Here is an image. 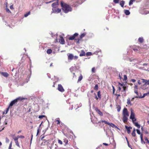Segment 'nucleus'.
<instances>
[{"label": "nucleus", "instance_id": "f257e3e1", "mask_svg": "<svg viewBox=\"0 0 149 149\" xmlns=\"http://www.w3.org/2000/svg\"><path fill=\"white\" fill-rule=\"evenodd\" d=\"M61 5L62 7V10L65 13H67L72 10V8L69 5L64 3L63 1H61Z\"/></svg>", "mask_w": 149, "mask_h": 149}, {"label": "nucleus", "instance_id": "f03ea898", "mask_svg": "<svg viewBox=\"0 0 149 149\" xmlns=\"http://www.w3.org/2000/svg\"><path fill=\"white\" fill-rule=\"evenodd\" d=\"M25 98L21 97H19L15 99L12 100L11 102L9 104V106L11 108L12 106L14 105H15L17 104V103L19 101H22L25 100Z\"/></svg>", "mask_w": 149, "mask_h": 149}, {"label": "nucleus", "instance_id": "7ed1b4c3", "mask_svg": "<svg viewBox=\"0 0 149 149\" xmlns=\"http://www.w3.org/2000/svg\"><path fill=\"white\" fill-rule=\"evenodd\" d=\"M123 116H128L129 114L127 109L125 108L123 110Z\"/></svg>", "mask_w": 149, "mask_h": 149}, {"label": "nucleus", "instance_id": "20e7f679", "mask_svg": "<svg viewBox=\"0 0 149 149\" xmlns=\"http://www.w3.org/2000/svg\"><path fill=\"white\" fill-rule=\"evenodd\" d=\"M61 11V9L59 8H57V9H56V8H52V13H60Z\"/></svg>", "mask_w": 149, "mask_h": 149}, {"label": "nucleus", "instance_id": "39448f33", "mask_svg": "<svg viewBox=\"0 0 149 149\" xmlns=\"http://www.w3.org/2000/svg\"><path fill=\"white\" fill-rule=\"evenodd\" d=\"M78 34L77 33H75L73 35L70 36L69 37V39L70 40H73L77 36Z\"/></svg>", "mask_w": 149, "mask_h": 149}, {"label": "nucleus", "instance_id": "423d86ee", "mask_svg": "<svg viewBox=\"0 0 149 149\" xmlns=\"http://www.w3.org/2000/svg\"><path fill=\"white\" fill-rule=\"evenodd\" d=\"M58 89L59 91L62 92H63L65 91V90L62 86L60 84H59L58 85Z\"/></svg>", "mask_w": 149, "mask_h": 149}, {"label": "nucleus", "instance_id": "0eeeda50", "mask_svg": "<svg viewBox=\"0 0 149 149\" xmlns=\"http://www.w3.org/2000/svg\"><path fill=\"white\" fill-rule=\"evenodd\" d=\"M60 38L59 39V42L61 44H64L65 43V40L63 37L61 36H59Z\"/></svg>", "mask_w": 149, "mask_h": 149}, {"label": "nucleus", "instance_id": "6e6552de", "mask_svg": "<svg viewBox=\"0 0 149 149\" xmlns=\"http://www.w3.org/2000/svg\"><path fill=\"white\" fill-rule=\"evenodd\" d=\"M97 113L100 116H103V114L102 112H101L100 110L97 108H96L95 109Z\"/></svg>", "mask_w": 149, "mask_h": 149}, {"label": "nucleus", "instance_id": "1a4fd4ad", "mask_svg": "<svg viewBox=\"0 0 149 149\" xmlns=\"http://www.w3.org/2000/svg\"><path fill=\"white\" fill-rule=\"evenodd\" d=\"M135 117L134 113L133 112V111L132 109L131 110V114L130 117V119H132Z\"/></svg>", "mask_w": 149, "mask_h": 149}, {"label": "nucleus", "instance_id": "9d476101", "mask_svg": "<svg viewBox=\"0 0 149 149\" xmlns=\"http://www.w3.org/2000/svg\"><path fill=\"white\" fill-rule=\"evenodd\" d=\"M68 54V59L69 60H72L74 58V56L73 54Z\"/></svg>", "mask_w": 149, "mask_h": 149}, {"label": "nucleus", "instance_id": "9b49d317", "mask_svg": "<svg viewBox=\"0 0 149 149\" xmlns=\"http://www.w3.org/2000/svg\"><path fill=\"white\" fill-rule=\"evenodd\" d=\"M136 131L137 132V133L138 134H140V138H141V141H142L143 140V138L142 134L141 133L140 130L138 129L136 130Z\"/></svg>", "mask_w": 149, "mask_h": 149}, {"label": "nucleus", "instance_id": "f8f14e48", "mask_svg": "<svg viewBox=\"0 0 149 149\" xmlns=\"http://www.w3.org/2000/svg\"><path fill=\"white\" fill-rule=\"evenodd\" d=\"M58 5V2H56L53 3L52 4V6L53 7V8H56V7Z\"/></svg>", "mask_w": 149, "mask_h": 149}, {"label": "nucleus", "instance_id": "ddd939ff", "mask_svg": "<svg viewBox=\"0 0 149 149\" xmlns=\"http://www.w3.org/2000/svg\"><path fill=\"white\" fill-rule=\"evenodd\" d=\"M92 95H90V96L89 95H88V102L89 104V105H90L91 104V100H92Z\"/></svg>", "mask_w": 149, "mask_h": 149}, {"label": "nucleus", "instance_id": "4468645a", "mask_svg": "<svg viewBox=\"0 0 149 149\" xmlns=\"http://www.w3.org/2000/svg\"><path fill=\"white\" fill-rule=\"evenodd\" d=\"M128 116H123V122L125 123L128 120Z\"/></svg>", "mask_w": 149, "mask_h": 149}, {"label": "nucleus", "instance_id": "2eb2a0df", "mask_svg": "<svg viewBox=\"0 0 149 149\" xmlns=\"http://www.w3.org/2000/svg\"><path fill=\"white\" fill-rule=\"evenodd\" d=\"M125 128L126 129V130L127 131V133L128 134H130V129L132 128V127H128L127 125H125Z\"/></svg>", "mask_w": 149, "mask_h": 149}, {"label": "nucleus", "instance_id": "dca6fc26", "mask_svg": "<svg viewBox=\"0 0 149 149\" xmlns=\"http://www.w3.org/2000/svg\"><path fill=\"white\" fill-rule=\"evenodd\" d=\"M116 109H117V111L119 112L120 111L121 109L120 106L118 104H116Z\"/></svg>", "mask_w": 149, "mask_h": 149}, {"label": "nucleus", "instance_id": "f3484780", "mask_svg": "<svg viewBox=\"0 0 149 149\" xmlns=\"http://www.w3.org/2000/svg\"><path fill=\"white\" fill-rule=\"evenodd\" d=\"M124 12L125 14L126 15H129L130 14V12L129 11L127 10H124Z\"/></svg>", "mask_w": 149, "mask_h": 149}, {"label": "nucleus", "instance_id": "a211bd4d", "mask_svg": "<svg viewBox=\"0 0 149 149\" xmlns=\"http://www.w3.org/2000/svg\"><path fill=\"white\" fill-rule=\"evenodd\" d=\"M1 74L6 77H7L8 76V74L6 72H2L1 73Z\"/></svg>", "mask_w": 149, "mask_h": 149}, {"label": "nucleus", "instance_id": "6ab92c4d", "mask_svg": "<svg viewBox=\"0 0 149 149\" xmlns=\"http://www.w3.org/2000/svg\"><path fill=\"white\" fill-rule=\"evenodd\" d=\"M108 125L110 126L111 127L113 128H117V127L115 125L113 124V123H109L108 124Z\"/></svg>", "mask_w": 149, "mask_h": 149}, {"label": "nucleus", "instance_id": "aec40b11", "mask_svg": "<svg viewBox=\"0 0 149 149\" xmlns=\"http://www.w3.org/2000/svg\"><path fill=\"white\" fill-rule=\"evenodd\" d=\"M148 95V93H144V94H143V95L141 96H135V98H143L146 95Z\"/></svg>", "mask_w": 149, "mask_h": 149}, {"label": "nucleus", "instance_id": "412c9836", "mask_svg": "<svg viewBox=\"0 0 149 149\" xmlns=\"http://www.w3.org/2000/svg\"><path fill=\"white\" fill-rule=\"evenodd\" d=\"M56 144H52L50 147V149H56Z\"/></svg>", "mask_w": 149, "mask_h": 149}, {"label": "nucleus", "instance_id": "4be33fe9", "mask_svg": "<svg viewBox=\"0 0 149 149\" xmlns=\"http://www.w3.org/2000/svg\"><path fill=\"white\" fill-rule=\"evenodd\" d=\"M134 124L135 126L137 127L138 128H139L140 127V125L138 123L135 122L134 123Z\"/></svg>", "mask_w": 149, "mask_h": 149}, {"label": "nucleus", "instance_id": "5701e85b", "mask_svg": "<svg viewBox=\"0 0 149 149\" xmlns=\"http://www.w3.org/2000/svg\"><path fill=\"white\" fill-rule=\"evenodd\" d=\"M85 55V53L84 50H81V52L79 56H82Z\"/></svg>", "mask_w": 149, "mask_h": 149}, {"label": "nucleus", "instance_id": "b1692460", "mask_svg": "<svg viewBox=\"0 0 149 149\" xmlns=\"http://www.w3.org/2000/svg\"><path fill=\"white\" fill-rule=\"evenodd\" d=\"M125 2L123 1H121L120 3V5L121 6L123 7L124 5V4Z\"/></svg>", "mask_w": 149, "mask_h": 149}, {"label": "nucleus", "instance_id": "393cba45", "mask_svg": "<svg viewBox=\"0 0 149 149\" xmlns=\"http://www.w3.org/2000/svg\"><path fill=\"white\" fill-rule=\"evenodd\" d=\"M52 52V50L51 49H48L47 50V54H51Z\"/></svg>", "mask_w": 149, "mask_h": 149}, {"label": "nucleus", "instance_id": "a878e982", "mask_svg": "<svg viewBox=\"0 0 149 149\" xmlns=\"http://www.w3.org/2000/svg\"><path fill=\"white\" fill-rule=\"evenodd\" d=\"M127 103L128 105H130V106L132 105V104L131 103L130 101V98H128L127 99Z\"/></svg>", "mask_w": 149, "mask_h": 149}, {"label": "nucleus", "instance_id": "bb28decb", "mask_svg": "<svg viewBox=\"0 0 149 149\" xmlns=\"http://www.w3.org/2000/svg\"><path fill=\"white\" fill-rule=\"evenodd\" d=\"M138 41L140 43H142L143 41V39L142 37H140L138 39Z\"/></svg>", "mask_w": 149, "mask_h": 149}, {"label": "nucleus", "instance_id": "cd10ccee", "mask_svg": "<svg viewBox=\"0 0 149 149\" xmlns=\"http://www.w3.org/2000/svg\"><path fill=\"white\" fill-rule=\"evenodd\" d=\"M68 141L66 139H64V142L65 143V146H67L68 144Z\"/></svg>", "mask_w": 149, "mask_h": 149}, {"label": "nucleus", "instance_id": "c85d7f7f", "mask_svg": "<svg viewBox=\"0 0 149 149\" xmlns=\"http://www.w3.org/2000/svg\"><path fill=\"white\" fill-rule=\"evenodd\" d=\"M86 35V34L84 33H83L81 34L80 36V39H81L83 38Z\"/></svg>", "mask_w": 149, "mask_h": 149}, {"label": "nucleus", "instance_id": "c756f323", "mask_svg": "<svg viewBox=\"0 0 149 149\" xmlns=\"http://www.w3.org/2000/svg\"><path fill=\"white\" fill-rule=\"evenodd\" d=\"M83 77L81 75L79 77L78 80V82L79 81H81Z\"/></svg>", "mask_w": 149, "mask_h": 149}, {"label": "nucleus", "instance_id": "7c9ffc66", "mask_svg": "<svg viewBox=\"0 0 149 149\" xmlns=\"http://www.w3.org/2000/svg\"><path fill=\"white\" fill-rule=\"evenodd\" d=\"M30 14V11H29L28 13H27L24 14V16L25 17H26L29 15Z\"/></svg>", "mask_w": 149, "mask_h": 149}, {"label": "nucleus", "instance_id": "2f4dec72", "mask_svg": "<svg viewBox=\"0 0 149 149\" xmlns=\"http://www.w3.org/2000/svg\"><path fill=\"white\" fill-rule=\"evenodd\" d=\"M41 124L40 125H39V127H38V130H37V134L36 136H37V135H38V134L39 133V132H40V126H41Z\"/></svg>", "mask_w": 149, "mask_h": 149}, {"label": "nucleus", "instance_id": "473e14b6", "mask_svg": "<svg viewBox=\"0 0 149 149\" xmlns=\"http://www.w3.org/2000/svg\"><path fill=\"white\" fill-rule=\"evenodd\" d=\"M81 2H80V1H79L78 2V4H81ZM79 4H74L73 5V6H74V7H76V6H78Z\"/></svg>", "mask_w": 149, "mask_h": 149}, {"label": "nucleus", "instance_id": "72a5a7b5", "mask_svg": "<svg viewBox=\"0 0 149 149\" xmlns=\"http://www.w3.org/2000/svg\"><path fill=\"white\" fill-rule=\"evenodd\" d=\"M97 96L99 98H101V95L100 94V91L97 92Z\"/></svg>", "mask_w": 149, "mask_h": 149}, {"label": "nucleus", "instance_id": "f704fd0d", "mask_svg": "<svg viewBox=\"0 0 149 149\" xmlns=\"http://www.w3.org/2000/svg\"><path fill=\"white\" fill-rule=\"evenodd\" d=\"M123 90L122 91V92H124L125 94L126 93V87H124V86H123Z\"/></svg>", "mask_w": 149, "mask_h": 149}, {"label": "nucleus", "instance_id": "c9c22d12", "mask_svg": "<svg viewBox=\"0 0 149 149\" xmlns=\"http://www.w3.org/2000/svg\"><path fill=\"white\" fill-rule=\"evenodd\" d=\"M137 90L138 89H134V92L137 95L139 96V93L137 92Z\"/></svg>", "mask_w": 149, "mask_h": 149}, {"label": "nucleus", "instance_id": "e433bc0d", "mask_svg": "<svg viewBox=\"0 0 149 149\" xmlns=\"http://www.w3.org/2000/svg\"><path fill=\"white\" fill-rule=\"evenodd\" d=\"M127 79V77L126 75H124V81H126Z\"/></svg>", "mask_w": 149, "mask_h": 149}, {"label": "nucleus", "instance_id": "4c0bfd02", "mask_svg": "<svg viewBox=\"0 0 149 149\" xmlns=\"http://www.w3.org/2000/svg\"><path fill=\"white\" fill-rule=\"evenodd\" d=\"M101 122L103 123L104 122L105 124H107L108 125V124L109 123V122L105 121V120H102L101 121Z\"/></svg>", "mask_w": 149, "mask_h": 149}, {"label": "nucleus", "instance_id": "58836bf2", "mask_svg": "<svg viewBox=\"0 0 149 149\" xmlns=\"http://www.w3.org/2000/svg\"><path fill=\"white\" fill-rule=\"evenodd\" d=\"M98 85L97 84H96L95 87H94V89L95 90H97L98 89Z\"/></svg>", "mask_w": 149, "mask_h": 149}, {"label": "nucleus", "instance_id": "ea45409f", "mask_svg": "<svg viewBox=\"0 0 149 149\" xmlns=\"http://www.w3.org/2000/svg\"><path fill=\"white\" fill-rule=\"evenodd\" d=\"M58 142L59 144L61 145H62L63 144V143H62V141L60 140H59V139L58 140Z\"/></svg>", "mask_w": 149, "mask_h": 149}, {"label": "nucleus", "instance_id": "a19ab883", "mask_svg": "<svg viewBox=\"0 0 149 149\" xmlns=\"http://www.w3.org/2000/svg\"><path fill=\"white\" fill-rule=\"evenodd\" d=\"M15 141V143L16 145L17 146H18L19 147V142H18V141Z\"/></svg>", "mask_w": 149, "mask_h": 149}, {"label": "nucleus", "instance_id": "79ce46f5", "mask_svg": "<svg viewBox=\"0 0 149 149\" xmlns=\"http://www.w3.org/2000/svg\"><path fill=\"white\" fill-rule=\"evenodd\" d=\"M141 80L143 81L142 82L143 83H145V84L146 85V82H148L147 80L143 79H141Z\"/></svg>", "mask_w": 149, "mask_h": 149}, {"label": "nucleus", "instance_id": "37998d69", "mask_svg": "<svg viewBox=\"0 0 149 149\" xmlns=\"http://www.w3.org/2000/svg\"><path fill=\"white\" fill-rule=\"evenodd\" d=\"M12 145V142H11L9 146L8 149H13L11 148Z\"/></svg>", "mask_w": 149, "mask_h": 149}, {"label": "nucleus", "instance_id": "c03bdc74", "mask_svg": "<svg viewBox=\"0 0 149 149\" xmlns=\"http://www.w3.org/2000/svg\"><path fill=\"white\" fill-rule=\"evenodd\" d=\"M119 1V0H113V2L115 3H118Z\"/></svg>", "mask_w": 149, "mask_h": 149}, {"label": "nucleus", "instance_id": "a18cd8bd", "mask_svg": "<svg viewBox=\"0 0 149 149\" xmlns=\"http://www.w3.org/2000/svg\"><path fill=\"white\" fill-rule=\"evenodd\" d=\"M136 133L134 131H133L132 133V135L133 136H136Z\"/></svg>", "mask_w": 149, "mask_h": 149}, {"label": "nucleus", "instance_id": "49530a36", "mask_svg": "<svg viewBox=\"0 0 149 149\" xmlns=\"http://www.w3.org/2000/svg\"><path fill=\"white\" fill-rule=\"evenodd\" d=\"M10 108V107L9 106L8 107V108H7L6 110V112L5 113V114H6L8 113V111H9V109Z\"/></svg>", "mask_w": 149, "mask_h": 149}, {"label": "nucleus", "instance_id": "de8ad7c7", "mask_svg": "<svg viewBox=\"0 0 149 149\" xmlns=\"http://www.w3.org/2000/svg\"><path fill=\"white\" fill-rule=\"evenodd\" d=\"M92 72L93 73H94L95 72V69L94 67L92 68Z\"/></svg>", "mask_w": 149, "mask_h": 149}, {"label": "nucleus", "instance_id": "09e8293b", "mask_svg": "<svg viewBox=\"0 0 149 149\" xmlns=\"http://www.w3.org/2000/svg\"><path fill=\"white\" fill-rule=\"evenodd\" d=\"M45 117V116L44 115H40L39 116L38 118L40 119H42Z\"/></svg>", "mask_w": 149, "mask_h": 149}, {"label": "nucleus", "instance_id": "8fccbe9b", "mask_svg": "<svg viewBox=\"0 0 149 149\" xmlns=\"http://www.w3.org/2000/svg\"><path fill=\"white\" fill-rule=\"evenodd\" d=\"M57 119H58L56 120V121L57 122V124H58L60 123V121H59V118H58Z\"/></svg>", "mask_w": 149, "mask_h": 149}, {"label": "nucleus", "instance_id": "3c124183", "mask_svg": "<svg viewBox=\"0 0 149 149\" xmlns=\"http://www.w3.org/2000/svg\"><path fill=\"white\" fill-rule=\"evenodd\" d=\"M132 120V121L133 122V123H135L134 122V121H136V119L135 118H133V119H131Z\"/></svg>", "mask_w": 149, "mask_h": 149}, {"label": "nucleus", "instance_id": "603ef678", "mask_svg": "<svg viewBox=\"0 0 149 149\" xmlns=\"http://www.w3.org/2000/svg\"><path fill=\"white\" fill-rule=\"evenodd\" d=\"M133 2L132 1V0H130V2H129V5L130 6L132 4H133Z\"/></svg>", "mask_w": 149, "mask_h": 149}, {"label": "nucleus", "instance_id": "864d4df0", "mask_svg": "<svg viewBox=\"0 0 149 149\" xmlns=\"http://www.w3.org/2000/svg\"><path fill=\"white\" fill-rule=\"evenodd\" d=\"M86 54L87 56H90L91 55V52H88L86 53Z\"/></svg>", "mask_w": 149, "mask_h": 149}, {"label": "nucleus", "instance_id": "5fc2aeb1", "mask_svg": "<svg viewBox=\"0 0 149 149\" xmlns=\"http://www.w3.org/2000/svg\"><path fill=\"white\" fill-rule=\"evenodd\" d=\"M6 12H7L8 13H11V12L9 10V9H8V8H6Z\"/></svg>", "mask_w": 149, "mask_h": 149}, {"label": "nucleus", "instance_id": "6e6d98bb", "mask_svg": "<svg viewBox=\"0 0 149 149\" xmlns=\"http://www.w3.org/2000/svg\"><path fill=\"white\" fill-rule=\"evenodd\" d=\"M13 139H14L15 141H18V138H17V137H14L13 138Z\"/></svg>", "mask_w": 149, "mask_h": 149}, {"label": "nucleus", "instance_id": "4d7b16f0", "mask_svg": "<svg viewBox=\"0 0 149 149\" xmlns=\"http://www.w3.org/2000/svg\"><path fill=\"white\" fill-rule=\"evenodd\" d=\"M52 37H54V36H55V35L52 32H51V33H50Z\"/></svg>", "mask_w": 149, "mask_h": 149}, {"label": "nucleus", "instance_id": "13d9d810", "mask_svg": "<svg viewBox=\"0 0 149 149\" xmlns=\"http://www.w3.org/2000/svg\"><path fill=\"white\" fill-rule=\"evenodd\" d=\"M145 140L148 143H149V141L148 140L147 138H145Z\"/></svg>", "mask_w": 149, "mask_h": 149}, {"label": "nucleus", "instance_id": "bf43d9fd", "mask_svg": "<svg viewBox=\"0 0 149 149\" xmlns=\"http://www.w3.org/2000/svg\"><path fill=\"white\" fill-rule=\"evenodd\" d=\"M54 1V0H52V1H48V2H47L46 3L47 4L49 3H51L53 2Z\"/></svg>", "mask_w": 149, "mask_h": 149}, {"label": "nucleus", "instance_id": "052dcab7", "mask_svg": "<svg viewBox=\"0 0 149 149\" xmlns=\"http://www.w3.org/2000/svg\"><path fill=\"white\" fill-rule=\"evenodd\" d=\"M131 81H132L133 82H135L136 81V80L134 79H131Z\"/></svg>", "mask_w": 149, "mask_h": 149}, {"label": "nucleus", "instance_id": "680f3d73", "mask_svg": "<svg viewBox=\"0 0 149 149\" xmlns=\"http://www.w3.org/2000/svg\"><path fill=\"white\" fill-rule=\"evenodd\" d=\"M9 139L7 138H6V142H7V143H8L9 142Z\"/></svg>", "mask_w": 149, "mask_h": 149}, {"label": "nucleus", "instance_id": "e2e57ef3", "mask_svg": "<svg viewBox=\"0 0 149 149\" xmlns=\"http://www.w3.org/2000/svg\"><path fill=\"white\" fill-rule=\"evenodd\" d=\"M19 138H24V136H22V135L19 136Z\"/></svg>", "mask_w": 149, "mask_h": 149}, {"label": "nucleus", "instance_id": "0e129e2a", "mask_svg": "<svg viewBox=\"0 0 149 149\" xmlns=\"http://www.w3.org/2000/svg\"><path fill=\"white\" fill-rule=\"evenodd\" d=\"M134 88V89H138L137 86L136 85H135Z\"/></svg>", "mask_w": 149, "mask_h": 149}, {"label": "nucleus", "instance_id": "69168bd1", "mask_svg": "<svg viewBox=\"0 0 149 149\" xmlns=\"http://www.w3.org/2000/svg\"><path fill=\"white\" fill-rule=\"evenodd\" d=\"M94 95L95 96V98L96 99V100H98V97H97V95H96V94L95 93H94Z\"/></svg>", "mask_w": 149, "mask_h": 149}, {"label": "nucleus", "instance_id": "338daca9", "mask_svg": "<svg viewBox=\"0 0 149 149\" xmlns=\"http://www.w3.org/2000/svg\"><path fill=\"white\" fill-rule=\"evenodd\" d=\"M78 57L77 56H74V59H77L78 58Z\"/></svg>", "mask_w": 149, "mask_h": 149}, {"label": "nucleus", "instance_id": "774afa93", "mask_svg": "<svg viewBox=\"0 0 149 149\" xmlns=\"http://www.w3.org/2000/svg\"><path fill=\"white\" fill-rule=\"evenodd\" d=\"M147 82H146V85L149 84V80H147Z\"/></svg>", "mask_w": 149, "mask_h": 149}]
</instances>
